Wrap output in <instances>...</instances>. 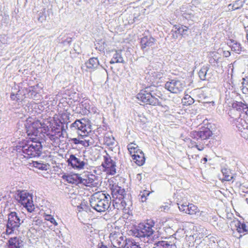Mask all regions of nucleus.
<instances>
[{
    "label": "nucleus",
    "instance_id": "1",
    "mask_svg": "<svg viewBox=\"0 0 248 248\" xmlns=\"http://www.w3.org/2000/svg\"><path fill=\"white\" fill-rule=\"evenodd\" d=\"M155 224L152 220H148L145 223H140L137 228L132 231V234L140 238L144 243H152L157 237L155 234L156 228Z\"/></svg>",
    "mask_w": 248,
    "mask_h": 248
},
{
    "label": "nucleus",
    "instance_id": "2",
    "mask_svg": "<svg viewBox=\"0 0 248 248\" xmlns=\"http://www.w3.org/2000/svg\"><path fill=\"white\" fill-rule=\"evenodd\" d=\"M111 198L108 194L98 192L93 194L90 199L91 206L98 212H103L110 208Z\"/></svg>",
    "mask_w": 248,
    "mask_h": 248
},
{
    "label": "nucleus",
    "instance_id": "3",
    "mask_svg": "<svg viewBox=\"0 0 248 248\" xmlns=\"http://www.w3.org/2000/svg\"><path fill=\"white\" fill-rule=\"evenodd\" d=\"M157 97H159V95H156L149 87L141 90L137 95V99L143 103L153 106H161Z\"/></svg>",
    "mask_w": 248,
    "mask_h": 248
},
{
    "label": "nucleus",
    "instance_id": "4",
    "mask_svg": "<svg viewBox=\"0 0 248 248\" xmlns=\"http://www.w3.org/2000/svg\"><path fill=\"white\" fill-rule=\"evenodd\" d=\"M16 200L25 207L29 212H32L35 208L33 204L32 197L31 194L25 190H18L15 196Z\"/></svg>",
    "mask_w": 248,
    "mask_h": 248
},
{
    "label": "nucleus",
    "instance_id": "5",
    "mask_svg": "<svg viewBox=\"0 0 248 248\" xmlns=\"http://www.w3.org/2000/svg\"><path fill=\"white\" fill-rule=\"evenodd\" d=\"M23 220L20 218L18 214L15 212H12L8 214V220L6 224V232L8 234L14 233V231H17Z\"/></svg>",
    "mask_w": 248,
    "mask_h": 248
},
{
    "label": "nucleus",
    "instance_id": "6",
    "mask_svg": "<svg viewBox=\"0 0 248 248\" xmlns=\"http://www.w3.org/2000/svg\"><path fill=\"white\" fill-rule=\"evenodd\" d=\"M41 143L32 142L22 146V152L26 154L27 157H33L40 156L42 152Z\"/></svg>",
    "mask_w": 248,
    "mask_h": 248
},
{
    "label": "nucleus",
    "instance_id": "7",
    "mask_svg": "<svg viewBox=\"0 0 248 248\" xmlns=\"http://www.w3.org/2000/svg\"><path fill=\"white\" fill-rule=\"evenodd\" d=\"M112 244L115 247L123 248L128 245L127 239L123 234L118 232L112 231L109 235Z\"/></svg>",
    "mask_w": 248,
    "mask_h": 248
},
{
    "label": "nucleus",
    "instance_id": "8",
    "mask_svg": "<svg viewBox=\"0 0 248 248\" xmlns=\"http://www.w3.org/2000/svg\"><path fill=\"white\" fill-rule=\"evenodd\" d=\"M185 87V82L183 81L176 79H170L165 85L166 89L170 93L175 94L181 93Z\"/></svg>",
    "mask_w": 248,
    "mask_h": 248
},
{
    "label": "nucleus",
    "instance_id": "9",
    "mask_svg": "<svg viewBox=\"0 0 248 248\" xmlns=\"http://www.w3.org/2000/svg\"><path fill=\"white\" fill-rule=\"evenodd\" d=\"M248 117L246 114H244L243 117L240 115L239 118L233 121L238 130L241 132V136L246 139H248V122H247Z\"/></svg>",
    "mask_w": 248,
    "mask_h": 248
},
{
    "label": "nucleus",
    "instance_id": "10",
    "mask_svg": "<svg viewBox=\"0 0 248 248\" xmlns=\"http://www.w3.org/2000/svg\"><path fill=\"white\" fill-rule=\"evenodd\" d=\"M27 135L29 136H37L38 129L41 128L42 124L39 121H33L31 118H29L24 124Z\"/></svg>",
    "mask_w": 248,
    "mask_h": 248
},
{
    "label": "nucleus",
    "instance_id": "11",
    "mask_svg": "<svg viewBox=\"0 0 248 248\" xmlns=\"http://www.w3.org/2000/svg\"><path fill=\"white\" fill-rule=\"evenodd\" d=\"M67 161L69 165L75 169L79 170L83 169L84 166L87 165V163L84 161V158L74 155H71Z\"/></svg>",
    "mask_w": 248,
    "mask_h": 248
},
{
    "label": "nucleus",
    "instance_id": "12",
    "mask_svg": "<svg viewBox=\"0 0 248 248\" xmlns=\"http://www.w3.org/2000/svg\"><path fill=\"white\" fill-rule=\"evenodd\" d=\"M102 165L108 173L112 175L116 174V163L108 154H107L104 156V162L102 163Z\"/></svg>",
    "mask_w": 248,
    "mask_h": 248
},
{
    "label": "nucleus",
    "instance_id": "13",
    "mask_svg": "<svg viewBox=\"0 0 248 248\" xmlns=\"http://www.w3.org/2000/svg\"><path fill=\"white\" fill-rule=\"evenodd\" d=\"M178 205L179 209L181 212H183L190 215H199V209L197 206L192 203H188V204L186 203V204H182L178 203Z\"/></svg>",
    "mask_w": 248,
    "mask_h": 248
},
{
    "label": "nucleus",
    "instance_id": "14",
    "mask_svg": "<svg viewBox=\"0 0 248 248\" xmlns=\"http://www.w3.org/2000/svg\"><path fill=\"white\" fill-rule=\"evenodd\" d=\"M155 42V39L151 36H144L141 39V48L143 50H147L150 47L153 46Z\"/></svg>",
    "mask_w": 248,
    "mask_h": 248
},
{
    "label": "nucleus",
    "instance_id": "15",
    "mask_svg": "<svg viewBox=\"0 0 248 248\" xmlns=\"http://www.w3.org/2000/svg\"><path fill=\"white\" fill-rule=\"evenodd\" d=\"M212 131L208 128H206L202 131H194L192 133V137L194 139L202 140H206L211 136Z\"/></svg>",
    "mask_w": 248,
    "mask_h": 248
},
{
    "label": "nucleus",
    "instance_id": "16",
    "mask_svg": "<svg viewBox=\"0 0 248 248\" xmlns=\"http://www.w3.org/2000/svg\"><path fill=\"white\" fill-rule=\"evenodd\" d=\"M8 243V248H21L23 246L22 241L16 237L10 238Z\"/></svg>",
    "mask_w": 248,
    "mask_h": 248
},
{
    "label": "nucleus",
    "instance_id": "17",
    "mask_svg": "<svg viewBox=\"0 0 248 248\" xmlns=\"http://www.w3.org/2000/svg\"><path fill=\"white\" fill-rule=\"evenodd\" d=\"M124 195H125L124 189L119 186H116L112 191L113 197L116 199H119V201L124 198Z\"/></svg>",
    "mask_w": 248,
    "mask_h": 248
},
{
    "label": "nucleus",
    "instance_id": "18",
    "mask_svg": "<svg viewBox=\"0 0 248 248\" xmlns=\"http://www.w3.org/2000/svg\"><path fill=\"white\" fill-rule=\"evenodd\" d=\"M132 157L134 162L138 166H142L145 162V158L143 152H141L139 154H133Z\"/></svg>",
    "mask_w": 248,
    "mask_h": 248
},
{
    "label": "nucleus",
    "instance_id": "19",
    "mask_svg": "<svg viewBox=\"0 0 248 248\" xmlns=\"http://www.w3.org/2000/svg\"><path fill=\"white\" fill-rule=\"evenodd\" d=\"M95 176L93 174L85 175L84 178H80V182L87 186L93 185Z\"/></svg>",
    "mask_w": 248,
    "mask_h": 248
},
{
    "label": "nucleus",
    "instance_id": "20",
    "mask_svg": "<svg viewBox=\"0 0 248 248\" xmlns=\"http://www.w3.org/2000/svg\"><path fill=\"white\" fill-rule=\"evenodd\" d=\"M110 63L112 64L114 63H125V62L122 56L121 51H116L110 62Z\"/></svg>",
    "mask_w": 248,
    "mask_h": 248
},
{
    "label": "nucleus",
    "instance_id": "21",
    "mask_svg": "<svg viewBox=\"0 0 248 248\" xmlns=\"http://www.w3.org/2000/svg\"><path fill=\"white\" fill-rule=\"evenodd\" d=\"M86 66L89 69H95L99 65V61L97 58H90L86 63Z\"/></svg>",
    "mask_w": 248,
    "mask_h": 248
},
{
    "label": "nucleus",
    "instance_id": "22",
    "mask_svg": "<svg viewBox=\"0 0 248 248\" xmlns=\"http://www.w3.org/2000/svg\"><path fill=\"white\" fill-rule=\"evenodd\" d=\"M104 142L108 146L112 148L115 143V140L111 135L106 134L104 138Z\"/></svg>",
    "mask_w": 248,
    "mask_h": 248
},
{
    "label": "nucleus",
    "instance_id": "23",
    "mask_svg": "<svg viewBox=\"0 0 248 248\" xmlns=\"http://www.w3.org/2000/svg\"><path fill=\"white\" fill-rule=\"evenodd\" d=\"M112 205L114 208L119 209L125 208L126 203L123 199H121L119 201V199H116L115 200H113Z\"/></svg>",
    "mask_w": 248,
    "mask_h": 248
},
{
    "label": "nucleus",
    "instance_id": "24",
    "mask_svg": "<svg viewBox=\"0 0 248 248\" xmlns=\"http://www.w3.org/2000/svg\"><path fill=\"white\" fill-rule=\"evenodd\" d=\"M232 51L236 53L240 54L242 51V47L240 43L233 40L231 41V44L230 45Z\"/></svg>",
    "mask_w": 248,
    "mask_h": 248
},
{
    "label": "nucleus",
    "instance_id": "25",
    "mask_svg": "<svg viewBox=\"0 0 248 248\" xmlns=\"http://www.w3.org/2000/svg\"><path fill=\"white\" fill-rule=\"evenodd\" d=\"M222 173L224 176V179L226 181H231L233 179V176L230 169L223 168L221 170Z\"/></svg>",
    "mask_w": 248,
    "mask_h": 248
},
{
    "label": "nucleus",
    "instance_id": "26",
    "mask_svg": "<svg viewBox=\"0 0 248 248\" xmlns=\"http://www.w3.org/2000/svg\"><path fill=\"white\" fill-rule=\"evenodd\" d=\"M155 247L154 248H173L174 245L170 244L167 241H158L155 244Z\"/></svg>",
    "mask_w": 248,
    "mask_h": 248
},
{
    "label": "nucleus",
    "instance_id": "27",
    "mask_svg": "<svg viewBox=\"0 0 248 248\" xmlns=\"http://www.w3.org/2000/svg\"><path fill=\"white\" fill-rule=\"evenodd\" d=\"M232 106L234 108H235L236 109H243L244 110L245 109L248 110V105L245 102H236L233 103Z\"/></svg>",
    "mask_w": 248,
    "mask_h": 248
},
{
    "label": "nucleus",
    "instance_id": "28",
    "mask_svg": "<svg viewBox=\"0 0 248 248\" xmlns=\"http://www.w3.org/2000/svg\"><path fill=\"white\" fill-rule=\"evenodd\" d=\"M79 135L83 137L82 140H83V143L86 144V145H84V146L87 147L92 145L93 144V140L91 138L88 137L86 135V133L83 134H79Z\"/></svg>",
    "mask_w": 248,
    "mask_h": 248
},
{
    "label": "nucleus",
    "instance_id": "29",
    "mask_svg": "<svg viewBox=\"0 0 248 248\" xmlns=\"http://www.w3.org/2000/svg\"><path fill=\"white\" fill-rule=\"evenodd\" d=\"M209 66L206 65L203 66L201 69V70L199 72V76L201 79L202 80H204L206 79V74L209 70Z\"/></svg>",
    "mask_w": 248,
    "mask_h": 248
},
{
    "label": "nucleus",
    "instance_id": "30",
    "mask_svg": "<svg viewBox=\"0 0 248 248\" xmlns=\"http://www.w3.org/2000/svg\"><path fill=\"white\" fill-rule=\"evenodd\" d=\"M244 3H245L244 0H237L235 1V2L233 4H229L228 7L232 6V7H233V8H232V11L237 10V9H240L241 7H242Z\"/></svg>",
    "mask_w": 248,
    "mask_h": 248
},
{
    "label": "nucleus",
    "instance_id": "31",
    "mask_svg": "<svg viewBox=\"0 0 248 248\" xmlns=\"http://www.w3.org/2000/svg\"><path fill=\"white\" fill-rule=\"evenodd\" d=\"M31 164L32 167L41 170H47V165L46 164L39 162L38 161H33L31 163Z\"/></svg>",
    "mask_w": 248,
    "mask_h": 248
},
{
    "label": "nucleus",
    "instance_id": "32",
    "mask_svg": "<svg viewBox=\"0 0 248 248\" xmlns=\"http://www.w3.org/2000/svg\"><path fill=\"white\" fill-rule=\"evenodd\" d=\"M85 122L82 121V125H80L79 128L78 129L79 130L80 133L78 132V134H85V133H88L89 132H91L90 128L89 126H87L85 123Z\"/></svg>",
    "mask_w": 248,
    "mask_h": 248
},
{
    "label": "nucleus",
    "instance_id": "33",
    "mask_svg": "<svg viewBox=\"0 0 248 248\" xmlns=\"http://www.w3.org/2000/svg\"><path fill=\"white\" fill-rule=\"evenodd\" d=\"M150 192L147 190H143L140 192L139 195V200L141 202H145L147 199V197L150 195Z\"/></svg>",
    "mask_w": 248,
    "mask_h": 248
},
{
    "label": "nucleus",
    "instance_id": "34",
    "mask_svg": "<svg viewBox=\"0 0 248 248\" xmlns=\"http://www.w3.org/2000/svg\"><path fill=\"white\" fill-rule=\"evenodd\" d=\"M236 227L237 230L240 233L247 232H248L247 229V226L244 223H241V222H238Z\"/></svg>",
    "mask_w": 248,
    "mask_h": 248
},
{
    "label": "nucleus",
    "instance_id": "35",
    "mask_svg": "<svg viewBox=\"0 0 248 248\" xmlns=\"http://www.w3.org/2000/svg\"><path fill=\"white\" fill-rule=\"evenodd\" d=\"M82 121L86 122L85 120H77L74 123L71 124L70 127L74 130L78 129L80 125H82Z\"/></svg>",
    "mask_w": 248,
    "mask_h": 248
},
{
    "label": "nucleus",
    "instance_id": "36",
    "mask_svg": "<svg viewBox=\"0 0 248 248\" xmlns=\"http://www.w3.org/2000/svg\"><path fill=\"white\" fill-rule=\"evenodd\" d=\"M217 53L216 52H212L211 55L212 57L209 58V62L212 65H215L217 63Z\"/></svg>",
    "mask_w": 248,
    "mask_h": 248
},
{
    "label": "nucleus",
    "instance_id": "37",
    "mask_svg": "<svg viewBox=\"0 0 248 248\" xmlns=\"http://www.w3.org/2000/svg\"><path fill=\"white\" fill-rule=\"evenodd\" d=\"M45 219L47 221H50L51 223L53 224L55 226L58 225V223L55 220V218L51 215H48L46 216Z\"/></svg>",
    "mask_w": 248,
    "mask_h": 248
},
{
    "label": "nucleus",
    "instance_id": "38",
    "mask_svg": "<svg viewBox=\"0 0 248 248\" xmlns=\"http://www.w3.org/2000/svg\"><path fill=\"white\" fill-rule=\"evenodd\" d=\"M176 29H177L176 32L181 34H186V32L187 31V28L186 26L181 27L178 29L176 28Z\"/></svg>",
    "mask_w": 248,
    "mask_h": 248
},
{
    "label": "nucleus",
    "instance_id": "39",
    "mask_svg": "<svg viewBox=\"0 0 248 248\" xmlns=\"http://www.w3.org/2000/svg\"><path fill=\"white\" fill-rule=\"evenodd\" d=\"M62 177L64 179H65L66 181L69 183H75V180L73 178L72 176L63 175Z\"/></svg>",
    "mask_w": 248,
    "mask_h": 248
},
{
    "label": "nucleus",
    "instance_id": "40",
    "mask_svg": "<svg viewBox=\"0 0 248 248\" xmlns=\"http://www.w3.org/2000/svg\"><path fill=\"white\" fill-rule=\"evenodd\" d=\"M184 100H187V103L188 105H190V104L193 103V102H194L193 99L191 97H190V96H189L187 94L185 95V96L184 98Z\"/></svg>",
    "mask_w": 248,
    "mask_h": 248
},
{
    "label": "nucleus",
    "instance_id": "41",
    "mask_svg": "<svg viewBox=\"0 0 248 248\" xmlns=\"http://www.w3.org/2000/svg\"><path fill=\"white\" fill-rule=\"evenodd\" d=\"M72 141L76 144H80L83 146L86 145V144H85V143H83V140H80L77 139V138H74L72 139Z\"/></svg>",
    "mask_w": 248,
    "mask_h": 248
},
{
    "label": "nucleus",
    "instance_id": "42",
    "mask_svg": "<svg viewBox=\"0 0 248 248\" xmlns=\"http://www.w3.org/2000/svg\"><path fill=\"white\" fill-rule=\"evenodd\" d=\"M240 189L243 193H248V187H246L244 185H241Z\"/></svg>",
    "mask_w": 248,
    "mask_h": 248
},
{
    "label": "nucleus",
    "instance_id": "43",
    "mask_svg": "<svg viewBox=\"0 0 248 248\" xmlns=\"http://www.w3.org/2000/svg\"><path fill=\"white\" fill-rule=\"evenodd\" d=\"M127 149L132 156L133 154H136V152H137V151H135L134 150L136 149V147H129L127 148Z\"/></svg>",
    "mask_w": 248,
    "mask_h": 248
},
{
    "label": "nucleus",
    "instance_id": "44",
    "mask_svg": "<svg viewBox=\"0 0 248 248\" xmlns=\"http://www.w3.org/2000/svg\"><path fill=\"white\" fill-rule=\"evenodd\" d=\"M245 84V86L242 89L243 92L245 93H248V80Z\"/></svg>",
    "mask_w": 248,
    "mask_h": 248
},
{
    "label": "nucleus",
    "instance_id": "45",
    "mask_svg": "<svg viewBox=\"0 0 248 248\" xmlns=\"http://www.w3.org/2000/svg\"><path fill=\"white\" fill-rule=\"evenodd\" d=\"M18 97L19 96H18V97L17 96V94H15L14 93H11V96H10L11 99H12L13 100H16L19 99Z\"/></svg>",
    "mask_w": 248,
    "mask_h": 248
},
{
    "label": "nucleus",
    "instance_id": "46",
    "mask_svg": "<svg viewBox=\"0 0 248 248\" xmlns=\"http://www.w3.org/2000/svg\"><path fill=\"white\" fill-rule=\"evenodd\" d=\"M129 147H138V146L136 143L132 142L128 144V145H127V148Z\"/></svg>",
    "mask_w": 248,
    "mask_h": 248
},
{
    "label": "nucleus",
    "instance_id": "47",
    "mask_svg": "<svg viewBox=\"0 0 248 248\" xmlns=\"http://www.w3.org/2000/svg\"><path fill=\"white\" fill-rule=\"evenodd\" d=\"M205 215V212H204L203 211L200 212L199 211V215L197 216V217H203Z\"/></svg>",
    "mask_w": 248,
    "mask_h": 248
},
{
    "label": "nucleus",
    "instance_id": "48",
    "mask_svg": "<svg viewBox=\"0 0 248 248\" xmlns=\"http://www.w3.org/2000/svg\"><path fill=\"white\" fill-rule=\"evenodd\" d=\"M194 146H195V147H196L199 151H202L203 149V147L201 146L200 147L197 144H196Z\"/></svg>",
    "mask_w": 248,
    "mask_h": 248
},
{
    "label": "nucleus",
    "instance_id": "49",
    "mask_svg": "<svg viewBox=\"0 0 248 248\" xmlns=\"http://www.w3.org/2000/svg\"><path fill=\"white\" fill-rule=\"evenodd\" d=\"M161 209V211H165L166 210L168 209V206L167 205H165V206H162V207H160Z\"/></svg>",
    "mask_w": 248,
    "mask_h": 248
},
{
    "label": "nucleus",
    "instance_id": "50",
    "mask_svg": "<svg viewBox=\"0 0 248 248\" xmlns=\"http://www.w3.org/2000/svg\"><path fill=\"white\" fill-rule=\"evenodd\" d=\"M131 248H140V247L139 245H137V244H132V245L131 246Z\"/></svg>",
    "mask_w": 248,
    "mask_h": 248
},
{
    "label": "nucleus",
    "instance_id": "51",
    "mask_svg": "<svg viewBox=\"0 0 248 248\" xmlns=\"http://www.w3.org/2000/svg\"><path fill=\"white\" fill-rule=\"evenodd\" d=\"M134 150L135 151H137V152H136V154L142 152L140 149H139L138 147H136V149H135Z\"/></svg>",
    "mask_w": 248,
    "mask_h": 248
},
{
    "label": "nucleus",
    "instance_id": "52",
    "mask_svg": "<svg viewBox=\"0 0 248 248\" xmlns=\"http://www.w3.org/2000/svg\"><path fill=\"white\" fill-rule=\"evenodd\" d=\"M246 31H247V40L248 41V26L246 28Z\"/></svg>",
    "mask_w": 248,
    "mask_h": 248
},
{
    "label": "nucleus",
    "instance_id": "53",
    "mask_svg": "<svg viewBox=\"0 0 248 248\" xmlns=\"http://www.w3.org/2000/svg\"><path fill=\"white\" fill-rule=\"evenodd\" d=\"M137 179H141V174H138L137 175Z\"/></svg>",
    "mask_w": 248,
    "mask_h": 248
},
{
    "label": "nucleus",
    "instance_id": "54",
    "mask_svg": "<svg viewBox=\"0 0 248 248\" xmlns=\"http://www.w3.org/2000/svg\"><path fill=\"white\" fill-rule=\"evenodd\" d=\"M202 160H203L204 161V162H206L207 161V159L206 157H204Z\"/></svg>",
    "mask_w": 248,
    "mask_h": 248
},
{
    "label": "nucleus",
    "instance_id": "55",
    "mask_svg": "<svg viewBox=\"0 0 248 248\" xmlns=\"http://www.w3.org/2000/svg\"><path fill=\"white\" fill-rule=\"evenodd\" d=\"M229 8V10H232V8H233V7H232V6H231L230 7H228Z\"/></svg>",
    "mask_w": 248,
    "mask_h": 248
},
{
    "label": "nucleus",
    "instance_id": "56",
    "mask_svg": "<svg viewBox=\"0 0 248 248\" xmlns=\"http://www.w3.org/2000/svg\"><path fill=\"white\" fill-rule=\"evenodd\" d=\"M38 20H40L41 22H42V21H43L42 20H41V16H40V17L38 18Z\"/></svg>",
    "mask_w": 248,
    "mask_h": 248
},
{
    "label": "nucleus",
    "instance_id": "57",
    "mask_svg": "<svg viewBox=\"0 0 248 248\" xmlns=\"http://www.w3.org/2000/svg\"><path fill=\"white\" fill-rule=\"evenodd\" d=\"M81 208L83 210H85L86 209L85 207L83 208L82 207H81Z\"/></svg>",
    "mask_w": 248,
    "mask_h": 248
}]
</instances>
